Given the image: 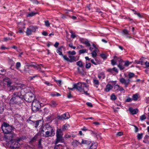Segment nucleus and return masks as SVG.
<instances>
[{
	"label": "nucleus",
	"instance_id": "nucleus-1",
	"mask_svg": "<svg viewBox=\"0 0 149 149\" xmlns=\"http://www.w3.org/2000/svg\"><path fill=\"white\" fill-rule=\"evenodd\" d=\"M14 92L12 98L10 99L9 104L10 105L17 104L20 103L21 100L23 98V95L22 92L24 90V89H22L21 86H17L13 88Z\"/></svg>",
	"mask_w": 149,
	"mask_h": 149
},
{
	"label": "nucleus",
	"instance_id": "nucleus-2",
	"mask_svg": "<svg viewBox=\"0 0 149 149\" xmlns=\"http://www.w3.org/2000/svg\"><path fill=\"white\" fill-rule=\"evenodd\" d=\"M74 88H75L77 90L81 92L84 91V89L86 88V90H88V85L84 82H79L73 85Z\"/></svg>",
	"mask_w": 149,
	"mask_h": 149
},
{
	"label": "nucleus",
	"instance_id": "nucleus-3",
	"mask_svg": "<svg viewBox=\"0 0 149 149\" xmlns=\"http://www.w3.org/2000/svg\"><path fill=\"white\" fill-rule=\"evenodd\" d=\"M1 128L3 133L6 134L10 133L13 129L12 126H10L5 123H3V125L1 126Z\"/></svg>",
	"mask_w": 149,
	"mask_h": 149
},
{
	"label": "nucleus",
	"instance_id": "nucleus-4",
	"mask_svg": "<svg viewBox=\"0 0 149 149\" xmlns=\"http://www.w3.org/2000/svg\"><path fill=\"white\" fill-rule=\"evenodd\" d=\"M23 97L25 101L28 102H32L34 98V94L31 92L26 93L24 96H23Z\"/></svg>",
	"mask_w": 149,
	"mask_h": 149
},
{
	"label": "nucleus",
	"instance_id": "nucleus-5",
	"mask_svg": "<svg viewBox=\"0 0 149 149\" xmlns=\"http://www.w3.org/2000/svg\"><path fill=\"white\" fill-rule=\"evenodd\" d=\"M29 123H35V127L36 128H37L38 126L40 125L39 127H40V128L39 130V132H44V130H43V123H42V121L41 120H38L35 121V122L32 121L31 120H29Z\"/></svg>",
	"mask_w": 149,
	"mask_h": 149
},
{
	"label": "nucleus",
	"instance_id": "nucleus-6",
	"mask_svg": "<svg viewBox=\"0 0 149 149\" xmlns=\"http://www.w3.org/2000/svg\"><path fill=\"white\" fill-rule=\"evenodd\" d=\"M21 139L18 138L16 140H13L11 141V143L10 145V147L12 149H15L19 147L20 144L19 143L21 140Z\"/></svg>",
	"mask_w": 149,
	"mask_h": 149
},
{
	"label": "nucleus",
	"instance_id": "nucleus-7",
	"mask_svg": "<svg viewBox=\"0 0 149 149\" xmlns=\"http://www.w3.org/2000/svg\"><path fill=\"white\" fill-rule=\"evenodd\" d=\"M32 106V109L33 111H37L40 106V103L37 100H33Z\"/></svg>",
	"mask_w": 149,
	"mask_h": 149
},
{
	"label": "nucleus",
	"instance_id": "nucleus-8",
	"mask_svg": "<svg viewBox=\"0 0 149 149\" xmlns=\"http://www.w3.org/2000/svg\"><path fill=\"white\" fill-rule=\"evenodd\" d=\"M119 80L120 83L124 85V87L125 88L127 87L131 81V80L130 79H126L123 78H120Z\"/></svg>",
	"mask_w": 149,
	"mask_h": 149
},
{
	"label": "nucleus",
	"instance_id": "nucleus-9",
	"mask_svg": "<svg viewBox=\"0 0 149 149\" xmlns=\"http://www.w3.org/2000/svg\"><path fill=\"white\" fill-rule=\"evenodd\" d=\"M114 58L115 59H117L116 62H119V64L118 65V66L119 67L120 70H123L125 68V67L123 66H122L120 63L123 62V60L120 58H118L116 56L114 57Z\"/></svg>",
	"mask_w": 149,
	"mask_h": 149
},
{
	"label": "nucleus",
	"instance_id": "nucleus-10",
	"mask_svg": "<svg viewBox=\"0 0 149 149\" xmlns=\"http://www.w3.org/2000/svg\"><path fill=\"white\" fill-rule=\"evenodd\" d=\"M70 116L68 113H65L62 115L61 116H58V119H67L70 118Z\"/></svg>",
	"mask_w": 149,
	"mask_h": 149
},
{
	"label": "nucleus",
	"instance_id": "nucleus-11",
	"mask_svg": "<svg viewBox=\"0 0 149 149\" xmlns=\"http://www.w3.org/2000/svg\"><path fill=\"white\" fill-rule=\"evenodd\" d=\"M3 81L4 84H6L8 86H10L12 83L10 79L7 77H6L3 79Z\"/></svg>",
	"mask_w": 149,
	"mask_h": 149
},
{
	"label": "nucleus",
	"instance_id": "nucleus-12",
	"mask_svg": "<svg viewBox=\"0 0 149 149\" xmlns=\"http://www.w3.org/2000/svg\"><path fill=\"white\" fill-rule=\"evenodd\" d=\"M30 66L33 67L35 68H37L38 70L40 71H41L42 69V68H44L43 65L42 64L39 65H37V64H35V65L32 64L30 65Z\"/></svg>",
	"mask_w": 149,
	"mask_h": 149
},
{
	"label": "nucleus",
	"instance_id": "nucleus-13",
	"mask_svg": "<svg viewBox=\"0 0 149 149\" xmlns=\"http://www.w3.org/2000/svg\"><path fill=\"white\" fill-rule=\"evenodd\" d=\"M55 133L54 130L52 131H49L47 130L45 132V135L46 136H52L55 135Z\"/></svg>",
	"mask_w": 149,
	"mask_h": 149
},
{
	"label": "nucleus",
	"instance_id": "nucleus-14",
	"mask_svg": "<svg viewBox=\"0 0 149 149\" xmlns=\"http://www.w3.org/2000/svg\"><path fill=\"white\" fill-rule=\"evenodd\" d=\"M56 139L55 142V144H57L58 142H63V136H56Z\"/></svg>",
	"mask_w": 149,
	"mask_h": 149
},
{
	"label": "nucleus",
	"instance_id": "nucleus-15",
	"mask_svg": "<svg viewBox=\"0 0 149 149\" xmlns=\"http://www.w3.org/2000/svg\"><path fill=\"white\" fill-rule=\"evenodd\" d=\"M93 47L95 48V50L93 51L91 53L92 56L94 58H95L97 56V53L96 52L98 50V49L95 47V45L94 44L93 45Z\"/></svg>",
	"mask_w": 149,
	"mask_h": 149
},
{
	"label": "nucleus",
	"instance_id": "nucleus-16",
	"mask_svg": "<svg viewBox=\"0 0 149 149\" xmlns=\"http://www.w3.org/2000/svg\"><path fill=\"white\" fill-rule=\"evenodd\" d=\"M93 82L95 86L97 88L100 84V82L96 78H94L93 79Z\"/></svg>",
	"mask_w": 149,
	"mask_h": 149
},
{
	"label": "nucleus",
	"instance_id": "nucleus-17",
	"mask_svg": "<svg viewBox=\"0 0 149 149\" xmlns=\"http://www.w3.org/2000/svg\"><path fill=\"white\" fill-rule=\"evenodd\" d=\"M62 130L61 129H57L56 131V136H63V133Z\"/></svg>",
	"mask_w": 149,
	"mask_h": 149
},
{
	"label": "nucleus",
	"instance_id": "nucleus-18",
	"mask_svg": "<svg viewBox=\"0 0 149 149\" xmlns=\"http://www.w3.org/2000/svg\"><path fill=\"white\" fill-rule=\"evenodd\" d=\"M129 111L132 114H135L137 113L138 112V110L137 109H133L132 108H130L129 109Z\"/></svg>",
	"mask_w": 149,
	"mask_h": 149
},
{
	"label": "nucleus",
	"instance_id": "nucleus-19",
	"mask_svg": "<svg viewBox=\"0 0 149 149\" xmlns=\"http://www.w3.org/2000/svg\"><path fill=\"white\" fill-rule=\"evenodd\" d=\"M70 127V126L68 124H65L62 126L61 129L64 131L67 130Z\"/></svg>",
	"mask_w": 149,
	"mask_h": 149
},
{
	"label": "nucleus",
	"instance_id": "nucleus-20",
	"mask_svg": "<svg viewBox=\"0 0 149 149\" xmlns=\"http://www.w3.org/2000/svg\"><path fill=\"white\" fill-rule=\"evenodd\" d=\"M113 88L112 86L110 84H108L106 86L105 91L106 92H109Z\"/></svg>",
	"mask_w": 149,
	"mask_h": 149
},
{
	"label": "nucleus",
	"instance_id": "nucleus-21",
	"mask_svg": "<svg viewBox=\"0 0 149 149\" xmlns=\"http://www.w3.org/2000/svg\"><path fill=\"white\" fill-rule=\"evenodd\" d=\"M91 143V141L89 140H84L82 139V141L81 143V144H85L86 145H89Z\"/></svg>",
	"mask_w": 149,
	"mask_h": 149
},
{
	"label": "nucleus",
	"instance_id": "nucleus-22",
	"mask_svg": "<svg viewBox=\"0 0 149 149\" xmlns=\"http://www.w3.org/2000/svg\"><path fill=\"white\" fill-rule=\"evenodd\" d=\"M68 57L69 58H70V59H69V62H70L71 63L76 61V57L74 56L69 55Z\"/></svg>",
	"mask_w": 149,
	"mask_h": 149
},
{
	"label": "nucleus",
	"instance_id": "nucleus-23",
	"mask_svg": "<svg viewBox=\"0 0 149 149\" xmlns=\"http://www.w3.org/2000/svg\"><path fill=\"white\" fill-rule=\"evenodd\" d=\"M97 146V143L95 142H93L90 146V148L91 149H96Z\"/></svg>",
	"mask_w": 149,
	"mask_h": 149
},
{
	"label": "nucleus",
	"instance_id": "nucleus-24",
	"mask_svg": "<svg viewBox=\"0 0 149 149\" xmlns=\"http://www.w3.org/2000/svg\"><path fill=\"white\" fill-rule=\"evenodd\" d=\"M98 78L99 79H104L105 78V76L104 72H102L99 73L98 76Z\"/></svg>",
	"mask_w": 149,
	"mask_h": 149
},
{
	"label": "nucleus",
	"instance_id": "nucleus-25",
	"mask_svg": "<svg viewBox=\"0 0 149 149\" xmlns=\"http://www.w3.org/2000/svg\"><path fill=\"white\" fill-rule=\"evenodd\" d=\"M46 130H49V131H52L54 130L52 128L50 125L48 124H46L45 126Z\"/></svg>",
	"mask_w": 149,
	"mask_h": 149
},
{
	"label": "nucleus",
	"instance_id": "nucleus-26",
	"mask_svg": "<svg viewBox=\"0 0 149 149\" xmlns=\"http://www.w3.org/2000/svg\"><path fill=\"white\" fill-rule=\"evenodd\" d=\"M63 47V46H61L58 48L56 50V52L60 56H62L63 54L62 52V48Z\"/></svg>",
	"mask_w": 149,
	"mask_h": 149
},
{
	"label": "nucleus",
	"instance_id": "nucleus-27",
	"mask_svg": "<svg viewBox=\"0 0 149 149\" xmlns=\"http://www.w3.org/2000/svg\"><path fill=\"white\" fill-rule=\"evenodd\" d=\"M72 145L74 147H76L79 145H81V143L79 142L77 140H74L72 143Z\"/></svg>",
	"mask_w": 149,
	"mask_h": 149
},
{
	"label": "nucleus",
	"instance_id": "nucleus-28",
	"mask_svg": "<svg viewBox=\"0 0 149 149\" xmlns=\"http://www.w3.org/2000/svg\"><path fill=\"white\" fill-rule=\"evenodd\" d=\"M32 31L31 30V29H30V28H27L26 29V35L27 36H29L31 34Z\"/></svg>",
	"mask_w": 149,
	"mask_h": 149
},
{
	"label": "nucleus",
	"instance_id": "nucleus-29",
	"mask_svg": "<svg viewBox=\"0 0 149 149\" xmlns=\"http://www.w3.org/2000/svg\"><path fill=\"white\" fill-rule=\"evenodd\" d=\"M30 29H31L32 32H35L36 29H38V28L36 26H30L29 27Z\"/></svg>",
	"mask_w": 149,
	"mask_h": 149
},
{
	"label": "nucleus",
	"instance_id": "nucleus-30",
	"mask_svg": "<svg viewBox=\"0 0 149 149\" xmlns=\"http://www.w3.org/2000/svg\"><path fill=\"white\" fill-rule=\"evenodd\" d=\"M138 96L139 95L137 93L133 95L132 96L133 99L134 101L137 100L138 98Z\"/></svg>",
	"mask_w": 149,
	"mask_h": 149
},
{
	"label": "nucleus",
	"instance_id": "nucleus-31",
	"mask_svg": "<svg viewBox=\"0 0 149 149\" xmlns=\"http://www.w3.org/2000/svg\"><path fill=\"white\" fill-rule=\"evenodd\" d=\"M37 13L36 12H32L28 14V15H27V17H32L35 15Z\"/></svg>",
	"mask_w": 149,
	"mask_h": 149
},
{
	"label": "nucleus",
	"instance_id": "nucleus-32",
	"mask_svg": "<svg viewBox=\"0 0 149 149\" xmlns=\"http://www.w3.org/2000/svg\"><path fill=\"white\" fill-rule=\"evenodd\" d=\"M67 53L69 55H75L76 54V52L74 51H69L67 52Z\"/></svg>",
	"mask_w": 149,
	"mask_h": 149
},
{
	"label": "nucleus",
	"instance_id": "nucleus-33",
	"mask_svg": "<svg viewBox=\"0 0 149 149\" xmlns=\"http://www.w3.org/2000/svg\"><path fill=\"white\" fill-rule=\"evenodd\" d=\"M57 104L56 103V102L54 101H52L51 102L50 105L51 107H56Z\"/></svg>",
	"mask_w": 149,
	"mask_h": 149
},
{
	"label": "nucleus",
	"instance_id": "nucleus-34",
	"mask_svg": "<svg viewBox=\"0 0 149 149\" xmlns=\"http://www.w3.org/2000/svg\"><path fill=\"white\" fill-rule=\"evenodd\" d=\"M41 139H40L39 140L38 144V148L39 149H42V146L41 145Z\"/></svg>",
	"mask_w": 149,
	"mask_h": 149
},
{
	"label": "nucleus",
	"instance_id": "nucleus-35",
	"mask_svg": "<svg viewBox=\"0 0 149 149\" xmlns=\"http://www.w3.org/2000/svg\"><path fill=\"white\" fill-rule=\"evenodd\" d=\"M79 54H82L86 52V49H82L79 51Z\"/></svg>",
	"mask_w": 149,
	"mask_h": 149
},
{
	"label": "nucleus",
	"instance_id": "nucleus-36",
	"mask_svg": "<svg viewBox=\"0 0 149 149\" xmlns=\"http://www.w3.org/2000/svg\"><path fill=\"white\" fill-rule=\"evenodd\" d=\"M64 59L67 61L69 62V59L66 55H63L62 56Z\"/></svg>",
	"mask_w": 149,
	"mask_h": 149
},
{
	"label": "nucleus",
	"instance_id": "nucleus-37",
	"mask_svg": "<svg viewBox=\"0 0 149 149\" xmlns=\"http://www.w3.org/2000/svg\"><path fill=\"white\" fill-rule=\"evenodd\" d=\"M116 99V96L113 94H112L111 96V99L113 100H115Z\"/></svg>",
	"mask_w": 149,
	"mask_h": 149
},
{
	"label": "nucleus",
	"instance_id": "nucleus-38",
	"mask_svg": "<svg viewBox=\"0 0 149 149\" xmlns=\"http://www.w3.org/2000/svg\"><path fill=\"white\" fill-rule=\"evenodd\" d=\"M134 75V74L132 72H130L128 74L129 78L128 79H130L133 77Z\"/></svg>",
	"mask_w": 149,
	"mask_h": 149
},
{
	"label": "nucleus",
	"instance_id": "nucleus-39",
	"mask_svg": "<svg viewBox=\"0 0 149 149\" xmlns=\"http://www.w3.org/2000/svg\"><path fill=\"white\" fill-rule=\"evenodd\" d=\"M118 90L120 91L121 92L123 93H124L125 92V91L123 88L121 86H119V88Z\"/></svg>",
	"mask_w": 149,
	"mask_h": 149
},
{
	"label": "nucleus",
	"instance_id": "nucleus-40",
	"mask_svg": "<svg viewBox=\"0 0 149 149\" xmlns=\"http://www.w3.org/2000/svg\"><path fill=\"white\" fill-rule=\"evenodd\" d=\"M143 137V134H139L137 135V139L139 140L141 139Z\"/></svg>",
	"mask_w": 149,
	"mask_h": 149
},
{
	"label": "nucleus",
	"instance_id": "nucleus-41",
	"mask_svg": "<svg viewBox=\"0 0 149 149\" xmlns=\"http://www.w3.org/2000/svg\"><path fill=\"white\" fill-rule=\"evenodd\" d=\"M60 146H61V144H58L56 145L55 146L54 149H64V148H62L60 149Z\"/></svg>",
	"mask_w": 149,
	"mask_h": 149
},
{
	"label": "nucleus",
	"instance_id": "nucleus-42",
	"mask_svg": "<svg viewBox=\"0 0 149 149\" xmlns=\"http://www.w3.org/2000/svg\"><path fill=\"white\" fill-rule=\"evenodd\" d=\"M77 64L78 66L80 67H82L83 66L82 62L81 61H79L77 62Z\"/></svg>",
	"mask_w": 149,
	"mask_h": 149
},
{
	"label": "nucleus",
	"instance_id": "nucleus-43",
	"mask_svg": "<svg viewBox=\"0 0 149 149\" xmlns=\"http://www.w3.org/2000/svg\"><path fill=\"white\" fill-rule=\"evenodd\" d=\"M146 118L144 115L141 116L140 117V119L141 121H143L146 119Z\"/></svg>",
	"mask_w": 149,
	"mask_h": 149
},
{
	"label": "nucleus",
	"instance_id": "nucleus-44",
	"mask_svg": "<svg viewBox=\"0 0 149 149\" xmlns=\"http://www.w3.org/2000/svg\"><path fill=\"white\" fill-rule=\"evenodd\" d=\"M119 85L118 84H116L114 85V89L116 90V91H118L119 89Z\"/></svg>",
	"mask_w": 149,
	"mask_h": 149
},
{
	"label": "nucleus",
	"instance_id": "nucleus-45",
	"mask_svg": "<svg viewBox=\"0 0 149 149\" xmlns=\"http://www.w3.org/2000/svg\"><path fill=\"white\" fill-rule=\"evenodd\" d=\"M91 67V64L90 63H86V68L87 69Z\"/></svg>",
	"mask_w": 149,
	"mask_h": 149
},
{
	"label": "nucleus",
	"instance_id": "nucleus-46",
	"mask_svg": "<svg viewBox=\"0 0 149 149\" xmlns=\"http://www.w3.org/2000/svg\"><path fill=\"white\" fill-rule=\"evenodd\" d=\"M21 66V63L19 62H17L16 63V67L17 68H18Z\"/></svg>",
	"mask_w": 149,
	"mask_h": 149
},
{
	"label": "nucleus",
	"instance_id": "nucleus-47",
	"mask_svg": "<svg viewBox=\"0 0 149 149\" xmlns=\"http://www.w3.org/2000/svg\"><path fill=\"white\" fill-rule=\"evenodd\" d=\"M130 64L131 62H130L128 61H126L125 62V65L126 66H128Z\"/></svg>",
	"mask_w": 149,
	"mask_h": 149
},
{
	"label": "nucleus",
	"instance_id": "nucleus-48",
	"mask_svg": "<svg viewBox=\"0 0 149 149\" xmlns=\"http://www.w3.org/2000/svg\"><path fill=\"white\" fill-rule=\"evenodd\" d=\"M45 25L47 27H49L50 25V24L48 20L45 21Z\"/></svg>",
	"mask_w": 149,
	"mask_h": 149
},
{
	"label": "nucleus",
	"instance_id": "nucleus-49",
	"mask_svg": "<svg viewBox=\"0 0 149 149\" xmlns=\"http://www.w3.org/2000/svg\"><path fill=\"white\" fill-rule=\"evenodd\" d=\"M116 61H115L114 60H111V63L113 65H115L116 64Z\"/></svg>",
	"mask_w": 149,
	"mask_h": 149
},
{
	"label": "nucleus",
	"instance_id": "nucleus-50",
	"mask_svg": "<svg viewBox=\"0 0 149 149\" xmlns=\"http://www.w3.org/2000/svg\"><path fill=\"white\" fill-rule=\"evenodd\" d=\"M69 46L70 47L74 49H75L76 48V47L73 45L72 43H70L69 45Z\"/></svg>",
	"mask_w": 149,
	"mask_h": 149
},
{
	"label": "nucleus",
	"instance_id": "nucleus-51",
	"mask_svg": "<svg viewBox=\"0 0 149 149\" xmlns=\"http://www.w3.org/2000/svg\"><path fill=\"white\" fill-rule=\"evenodd\" d=\"M100 56L102 58L104 59H105L107 58V56L105 54H101Z\"/></svg>",
	"mask_w": 149,
	"mask_h": 149
},
{
	"label": "nucleus",
	"instance_id": "nucleus-52",
	"mask_svg": "<svg viewBox=\"0 0 149 149\" xmlns=\"http://www.w3.org/2000/svg\"><path fill=\"white\" fill-rule=\"evenodd\" d=\"M129 31L126 29L124 30L123 31V33L125 35L127 34L128 33Z\"/></svg>",
	"mask_w": 149,
	"mask_h": 149
},
{
	"label": "nucleus",
	"instance_id": "nucleus-53",
	"mask_svg": "<svg viewBox=\"0 0 149 149\" xmlns=\"http://www.w3.org/2000/svg\"><path fill=\"white\" fill-rule=\"evenodd\" d=\"M123 134V132H118L116 134V135L118 136H121Z\"/></svg>",
	"mask_w": 149,
	"mask_h": 149
},
{
	"label": "nucleus",
	"instance_id": "nucleus-54",
	"mask_svg": "<svg viewBox=\"0 0 149 149\" xmlns=\"http://www.w3.org/2000/svg\"><path fill=\"white\" fill-rule=\"evenodd\" d=\"M71 137V136L69 134H65L64 138H69Z\"/></svg>",
	"mask_w": 149,
	"mask_h": 149
},
{
	"label": "nucleus",
	"instance_id": "nucleus-55",
	"mask_svg": "<svg viewBox=\"0 0 149 149\" xmlns=\"http://www.w3.org/2000/svg\"><path fill=\"white\" fill-rule=\"evenodd\" d=\"M72 97L71 94V92H69V94L67 95V97L68 98H70Z\"/></svg>",
	"mask_w": 149,
	"mask_h": 149
},
{
	"label": "nucleus",
	"instance_id": "nucleus-56",
	"mask_svg": "<svg viewBox=\"0 0 149 149\" xmlns=\"http://www.w3.org/2000/svg\"><path fill=\"white\" fill-rule=\"evenodd\" d=\"M44 83L47 85L48 86H51L52 85L51 84H50L47 81L45 82Z\"/></svg>",
	"mask_w": 149,
	"mask_h": 149
},
{
	"label": "nucleus",
	"instance_id": "nucleus-57",
	"mask_svg": "<svg viewBox=\"0 0 149 149\" xmlns=\"http://www.w3.org/2000/svg\"><path fill=\"white\" fill-rule=\"evenodd\" d=\"M88 91V90H86V88H85V89H84V91H82V92H84V94H86V95H89V94L87 93Z\"/></svg>",
	"mask_w": 149,
	"mask_h": 149
},
{
	"label": "nucleus",
	"instance_id": "nucleus-58",
	"mask_svg": "<svg viewBox=\"0 0 149 149\" xmlns=\"http://www.w3.org/2000/svg\"><path fill=\"white\" fill-rule=\"evenodd\" d=\"M70 33H71V38H74L76 37V35L74 33H73L72 32H70Z\"/></svg>",
	"mask_w": 149,
	"mask_h": 149
},
{
	"label": "nucleus",
	"instance_id": "nucleus-59",
	"mask_svg": "<svg viewBox=\"0 0 149 149\" xmlns=\"http://www.w3.org/2000/svg\"><path fill=\"white\" fill-rule=\"evenodd\" d=\"M86 104L88 107H93V105H92V104H91V103L90 102H87L86 103Z\"/></svg>",
	"mask_w": 149,
	"mask_h": 149
},
{
	"label": "nucleus",
	"instance_id": "nucleus-60",
	"mask_svg": "<svg viewBox=\"0 0 149 149\" xmlns=\"http://www.w3.org/2000/svg\"><path fill=\"white\" fill-rule=\"evenodd\" d=\"M135 62L136 63L138 64H141V65H143V64H142L143 62L142 61H135Z\"/></svg>",
	"mask_w": 149,
	"mask_h": 149
},
{
	"label": "nucleus",
	"instance_id": "nucleus-61",
	"mask_svg": "<svg viewBox=\"0 0 149 149\" xmlns=\"http://www.w3.org/2000/svg\"><path fill=\"white\" fill-rule=\"evenodd\" d=\"M145 64L146 66V67H149V62L148 61H146L145 63Z\"/></svg>",
	"mask_w": 149,
	"mask_h": 149
},
{
	"label": "nucleus",
	"instance_id": "nucleus-62",
	"mask_svg": "<svg viewBox=\"0 0 149 149\" xmlns=\"http://www.w3.org/2000/svg\"><path fill=\"white\" fill-rule=\"evenodd\" d=\"M84 44L87 46L89 47L90 46V44L88 41H85Z\"/></svg>",
	"mask_w": 149,
	"mask_h": 149
},
{
	"label": "nucleus",
	"instance_id": "nucleus-63",
	"mask_svg": "<svg viewBox=\"0 0 149 149\" xmlns=\"http://www.w3.org/2000/svg\"><path fill=\"white\" fill-rule=\"evenodd\" d=\"M113 68H109L107 69V71L108 72H110V73H112L113 72Z\"/></svg>",
	"mask_w": 149,
	"mask_h": 149
},
{
	"label": "nucleus",
	"instance_id": "nucleus-64",
	"mask_svg": "<svg viewBox=\"0 0 149 149\" xmlns=\"http://www.w3.org/2000/svg\"><path fill=\"white\" fill-rule=\"evenodd\" d=\"M37 138V136H35L33 138H32L31 141H35L36 140Z\"/></svg>",
	"mask_w": 149,
	"mask_h": 149
}]
</instances>
